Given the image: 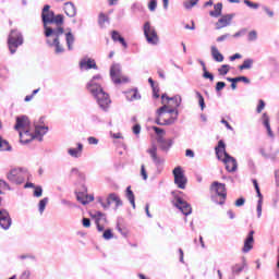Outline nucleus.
I'll return each instance as SVG.
<instances>
[{"instance_id":"f257e3e1","label":"nucleus","mask_w":279,"mask_h":279,"mask_svg":"<svg viewBox=\"0 0 279 279\" xmlns=\"http://www.w3.org/2000/svg\"><path fill=\"white\" fill-rule=\"evenodd\" d=\"M51 7L46 4L41 11V21L44 24V34L46 38L51 36H62L64 28L60 25L64 23V16L62 14L56 15L53 11H50Z\"/></svg>"},{"instance_id":"5701e85b","label":"nucleus","mask_w":279,"mask_h":279,"mask_svg":"<svg viewBox=\"0 0 279 279\" xmlns=\"http://www.w3.org/2000/svg\"><path fill=\"white\" fill-rule=\"evenodd\" d=\"M64 12L66 16H70V19H73V16L77 14V9L75 8V4L73 2H65Z\"/></svg>"},{"instance_id":"e2e57ef3","label":"nucleus","mask_w":279,"mask_h":279,"mask_svg":"<svg viewBox=\"0 0 279 279\" xmlns=\"http://www.w3.org/2000/svg\"><path fill=\"white\" fill-rule=\"evenodd\" d=\"M235 206L238 208H241V206H245V199L243 197H240L235 201Z\"/></svg>"},{"instance_id":"680f3d73","label":"nucleus","mask_w":279,"mask_h":279,"mask_svg":"<svg viewBox=\"0 0 279 279\" xmlns=\"http://www.w3.org/2000/svg\"><path fill=\"white\" fill-rule=\"evenodd\" d=\"M95 199L94 195H85V201H83V206H86V204H90Z\"/></svg>"},{"instance_id":"49530a36","label":"nucleus","mask_w":279,"mask_h":279,"mask_svg":"<svg viewBox=\"0 0 279 279\" xmlns=\"http://www.w3.org/2000/svg\"><path fill=\"white\" fill-rule=\"evenodd\" d=\"M167 140H165V137L162 135H159L157 137V143L160 145V149H167L168 146H165Z\"/></svg>"},{"instance_id":"1a4fd4ad","label":"nucleus","mask_w":279,"mask_h":279,"mask_svg":"<svg viewBox=\"0 0 279 279\" xmlns=\"http://www.w3.org/2000/svg\"><path fill=\"white\" fill-rule=\"evenodd\" d=\"M144 36L148 45H158V43H160V38L158 37L156 28L151 26V23L149 22L144 24Z\"/></svg>"},{"instance_id":"0e129e2a","label":"nucleus","mask_w":279,"mask_h":279,"mask_svg":"<svg viewBox=\"0 0 279 279\" xmlns=\"http://www.w3.org/2000/svg\"><path fill=\"white\" fill-rule=\"evenodd\" d=\"M141 175L143 180H147V170H145V165L141 166Z\"/></svg>"},{"instance_id":"2f4dec72","label":"nucleus","mask_w":279,"mask_h":279,"mask_svg":"<svg viewBox=\"0 0 279 279\" xmlns=\"http://www.w3.org/2000/svg\"><path fill=\"white\" fill-rule=\"evenodd\" d=\"M106 23H110V19L105 13L98 15V25L101 29L106 28Z\"/></svg>"},{"instance_id":"f3484780","label":"nucleus","mask_w":279,"mask_h":279,"mask_svg":"<svg viewBox=\"0 0 279 279\" xmlns=\"http://www.w3.org/2000/svg\"><path fill=\"white\" fill-rule=\"evenodd\" d=\"M254 250V230H251L244 240V245L242 247L243 254H248Z\"/></svg>"},{"instance_id":"393cba45","label":"nucleus","mask_w":279,"mask_h":279,"mask_svg":"<svg viewBox=\"0 0 279 279\" xmlns=\"http://www.w3.org/2000/svg\"><path fill=\"white\" fill-rule=\"evenodd\" d=\"M126 99L128 101H138L141 99V93H138V89H131L126 92Z\"/></svg>"},{"instance_id":"423d86ee","label":"nucleus","mask_w":279,"mask_h":279,"mask_svg":"<svg viewBox=\"0 0 279 279\" xmlns=\"http://www.w3.org/2000/svg\"><path fill=\"white\" fill-rule=\"evenodd\" d=\"M97 202H98V204H100V206H101V208H104V210H109L110 206H112V204H114V210H119V208H121V206H123V201L117 193L108 194L106 201L104 199V197L98 196Z\"/></svg>"},{"instance_id":"c9c22d12","label":"nucleus","mask_w":279,"mask_h":279,"mask_svg":"<svg viewBox=\"0 0 279 279\" xmlns=\"http://www.w3.org/2000/svg\"><path fill=\"white\" fill-rule=\"evenodd\" d=\"M11 149L12 146H10V143L0 136V151H10Z\"/></svg>"},{"instance_id":"72a5a7b5","label":"nucleus","mask_w":279,"mask_h":279,"mask_svg":"<svg viewBox=\"0 0 279 279\" xmlns=\"http://www.w3.org/2000/svg\"><path fill=\"white\" fill-rule=\"evenodd\" d=\"M196 99H198V106L201 107V110L206 109V101L204 100V96L198 90H195Z\"/></svg>"},{"instance_id":"6e6d98bb","label":"nucleus","mask_w":279,"mask_h":279,"mask_svg":"<svg viewBox=\"0 0 279 279\" xmlns=\"http://www.w3.org/2000/svg\"><path fill=\"white\" fill-rule=\"evenodd\" d=\"M165 147H168L166 149H161L162 151H169V149H171V147H173V140H166L165 142Z\"/></svg>"},{"instance_id":"c756f323","label":"nucleus","mask_w":279,"mask_h":279,"mask_svg":"<svg viewBox=\"0 0 279 279\" xmlns=\"http://www.w3.org/2000/svg\"><path fill=\"white\" fill-rule=\"evenodd\" d=\"M263 123L268 132V136L274 138V131H271V125L269 124V116H267V113H263Z\"/></svg>"},{"instance_id":"79ce46f5","label":"nucleus","mask_w":279,"mask_h":279,"mask_svg":"<svg viewBox=\"0 0 279 279\" xmlns=\"http://www.w3.org/2000/svg\"><path fill=\"white\" fill-rule=\"evenodd\" d=\"M244 267L241 266L240 264H235L234 266H232V274L234 276H239V274H241V271H243Z\"/></svg>"},{"instance_id":"c85d7f7f","label":"nucleus","mask_w":279,"mask_h":279,"mask_svg":"<svg viewBox=\"0 0 279 279\" xmlns=\"http://www.w3.org/2000/svg\"><path fill=\"white\" fill-rule=\"evenodd\" d=\"M211 57L215 62H223V54L219 52V49L216 46H211Z\"/></svg>"},{"instance_id":"bb28decb","label":"nucleus","mask_w":279,"mask_h":279,"mask_svg":"<svg viewBox=\"0 0 279 279\" xmlns=\"http://www.w3.org/2000/svg\"><path fill=\"white\" fill-rule=\"evenodd\" d=\"M125 197L126 199H129L131 206H133V208H136V202H135L134 192L132 191V186L126 187Z\"/></svg>"},{"instance_id":"13d9d810","label":"nucleus","mask_w":279,"mask_h":279,"mask_svg":"<svg viewBox=\"0 0 279 279\" xmlns=\"http://www.w3.org/2000/svg\"><path fill=\"white\" fill-rule=\"evenodd\" d=\"M245 34H247V29L242 28L233 35V38H241V36H245Z\"/></svg>"},{"instance_id":"37998d69","label":"nucleus","mask_w":279,"mask_h":279,"mask_svg":"<svg viewBox=\"0 0 279 279\" xmlns=\"http://www.w3.org/2000/svg\"><path fill=\"white\" fill-rule=\"evenodd\" d=\"M156 8H158V0H149L148 10L150 12H156Z\"/></svg>"},{"instance_id":"052dcab7","label":"nucleus","mask_w":279,"mask_h":279,"mask_svg":"<svg viewBox=\"0 0 279 279\" xmlns=\"http://www.w3.org/2000/svg\"><path fill=\"white\" fill-rule=\"evenodd\" d=\"M225 88H226V83L225 82L216 83V90H217V93L223 90Z\"/></svg>"},{"instance_id":"864d4df0","label":"nucleus","mask_w":279,"mask_h":279,"mask_svg":"<svg viewBox=\"0 0 279 279\" xmlns=\"http://www.w3.org/2000/svg\"><path fill=\"white\" fill-rule=\"evenodd\" d=\"M87 143L88 145H99V140L95 136H89L87 138Z\"/></svg>"},{"instance_id":"7c9ffc66","label":"nucleus","mask_w":279,"mask_h":279,"mask_svg":"<svg viewBox=\"0 0 279 279\" xmlns=\"http://www.w3.org/2000/svg\"><path fill=\"white\" fill-rule=\"evenodd\" d=\"M92 217L95 219L96 223H106L107 221L106 214L101 211H95L92 214Z\"/></svg>"},{"instance_id":"e433bc0d","label":"nucleus","mask_w":279,"mask_h":279,"mask_svg":"<svg viewBox=\"0 0 279 279\" xmlns=\"http://www.w3.org/2000/svg\"><path fill=\"white\" fill-rule=\"evenodd\" d=\"M19 134H20V141H24L25 136H34V133H32V131H29V128L20 131Z\"/></svg>"},{"instance_id":"4468645a","label":"nucleus","mask_w":279,"mask_h":279,"mask_svg":"<svg viewBox=\"0 0 279 279\" xmlns=\"http://www.w3.org/2000/svg\"><path fill=\"white\" fill-rule=\"evenodd\" d=\"M12 226V218L10 217V213L5 209H0V228L2 230H10Z\"/></svg>"},{"instance_id":"774afa93","label":"nucleus","mask_w":279,"mask_h":279,"mask_svg":"<svg viewBox=\"0 0 279 279\" xmlns=\"http://www.w3.org/2000/svg\"><path fill=\"white\" fill-rule=\"evenodd\" d=\"M275 182L276 185L279 186V170H275Z\"/></svg>"},{"instance_id":"412c9836","label":"nucleus","mask_w":279,"mask_h":279,"mask_svg":"<svg viewBox=\"0 0 279 279\" xmlns=\"http://www.w3.org/2000/svg\"><path fill=\"white\" fill-rule=\"evenodd\" d=\"M68 154L71 158H82V154H84V144L77 143L76 148L71 147L68 149Z\"/></svg>"},{"instance_id":"4d7b16f0","label":"nucleus","mask_w":279,"mask_h":279,"mask_svg":"<svg viewBox=\"0 0 279 279\" xmlns=\"http://www.w3.org/2000/svg\"><path fill=\"white\" fill-rule=\"evenodd\" d=\"M262 10H264L270 19H274V11L269 9V7L262 5Z\"/></svg>"},{"instance_id":"a878e982","label":"nucleus","mask_w":279,"mask_h":279,"mask_svg":"<svg viewBox=\"0 0 279 279\" xmlns=\"http://www.w3.org/2000/svg\"><path fill=\"white\" fill-rule=\"evenodd\" d=\"M221 10H223V4L221 2H218L214 5V11H210L209 15L214 19H219V16H221Z\"/></svg>"},{"instance_id":"4be33fe9","label":"nucleus","mask_w":279,"mask_h":279,"mask_svg":"<svg viewBox=\"0 0 279 279\" xmlns=\"http://www.w3.org/2000/svg\"><path fill=\"white\" fill-rule=\"evenodd\" d=\"M80 69H84L85 71H88L90 69L97 70V63L95 62V59H82L80 61Z\"/></svg>"},{"instance_id":"9d476101","label":"nucleus","mask_w":279,"mask_h":279,"mask_svg":"<svg viewBox=\"0 0 279 279\" xmlns=\"http://www.w3.org/2000/svg\"><path fill=\"white\" fill-rule=\"evenodd\" d=\"M172 204L175 208H178V210L182 213V215H185V217H189V215L193 213V208L191 207V204H189V202L184 201L179 195H174Z\"/></svg>"},{"instance_id":"ea45409f","label":"nucleus","mask_w":279,"mask_h":279,"mask_svg":"<svg viewBox=\"0 0 279 279\" xmlns=\"http://www.w3.org/2000/svg\"><path fill=\"white\" fill-rule=\"evenodd\" d=\"M244 3L247 5V8H251V10H258V8H260V3H258V2H252L250 0H244Z\"/></svg>"},{"instance_id":"4c0bfd02","label":"nucleus","mask_w":279,"mask_h":279,"mask_svg":"<svg viewBox=\"0 0 279 279\" xmlns=\"http://www.w3.org/2000/svg\"><path fill=\"white\" fill-rule=\"evenodd\" d=\"M218 73H219V75H228V73H230V65L229 64H222L218 69Z\"/></svg>"},{"instance_id":"9b49d317","label":"nucleus","mask_w":279,"mask_h":279,"mask_svg":"<svg viewBox=\"0 0 279 279\" xmlns=\"http://www.w3.org/2000/svg\"><path fill=\"white\" fill-rule=\"evenodd\" d=\"M174 175V184L178 186V189H186V183L189 180L186 179V175H184V170H182V167H177L172 171Z\"/></svg>"},{"instance_id":"2eb2a0df","label":"nucleus","mask_w":279,"mask_h":279,"mask_svg":"<svg viewBox=\"0 0 279 279\" xmlns=\"http://www.w3.org/2000/svg\"><path fill=\"white\" fill-rule=\"evenodd\" d=\"M47 132H49V126L43 124V118L39 119V124L36 123L35 124V138H37V141H43V136H45V134H47Z\"/></svg>"},{"instance_id":"de8ad7c7","label":"nucleus","mask_w":279,"mask_h":279,"mask_svg":"<svg viewBox=\"0 0 279 279\" xmlns=\"http://www.w3.org/2000/svg\"><path fill=\"white\" fill-rule=\"evenodd\" d=\"M114 235L112 234V230L110 229H107L105 230L104 234H102V238L106 240V241H110V239H112Z\"/></svg>"},{"instance_id":"0eeeda50","label":"nucleus","mask_w":279,"mask_h":279,"mask_svg":"<svg viewBox=\"0 0 279 279\" xmlns=\"http://www.w3.org/2000/svg\"><path fill=\"white\" fill-rule=\"evenodd\" d=\"M24 43L23 39V34L16 29H12L9 34L8 37V46H9V51L12 56H14V52L19 47H21Z\"/></svg>"},{"instance_id":"b1692460","label":"nucleus","mask_w":279,"mask_h":279,"mask_svg":"<svg viewBox=\"0 0 279 279\" xmlns=\"http://www.w3.org/2000/svg\"><path fill=\"white\" fill-rule=\"evenodd\" d=\"M65 43L68 47V51H73V46L75 45V35L71 31L65 33Z\"/></svg>"},{"instance_id":"aec40b11","label":"nucleus","mask_w":279,"mask_h":279,"mask_svg":"<svg viewBox=\"0 0 279 279\" xmlns=\"http://www.w3.org/2000/svg\"><path fill=\"white\" fill-rule=\"evenodd\" d=\"M232 19H234V14L223 15L216 23V29H223V27H228V25H230V23H232Z\"/></svg>"},{"instance_id":"8fccbe9b","label":"nucleus","mask_w":279,"mask_h":279,"mask_svg":"<svg viewBox=\"0 0 279 279\" xmlns=\"http://www.w3.org/2000/svg\"><path fill=\"white\" fill-rule=\"evenodd\" d=\"M34 197H43V186H35Z\"/></svg>"},{"instance_id":"39448f33","label":"nucleus","mask_w":279,"mask_h":279,"mask_svg":"<svg viewBox=\"0 0 279 279\" xmlns=\"http://www.w3.org/2000/svg\"><path fill=\"white\" fill-rule=\"evenodd\" d=\"M32 178V174H29V171L25 168H13L7 173V179L12 184L21 185L26 180H29Z\"/></svg>"},{"instance_id":"dca6fc26","label":"nucleus","mask_w":279,"mask_h":279,"mask_svg":"<svg viewBox=\"0 0 279 279\" xmlns=\"http://www.w3.org/2000/svg\"><path fill=\"white\" fill-rule=\"evenodd\" d=\"M147 154H149V156H150L154 165H156V167H160V165H162V162H165V159H162L158 156V146H156L155 144H153L151 147L147 149Z\"/></svg>"},{"instance_id":"f8f14e48","label":"nucleus","mask_w":279,"mask_h":279,"mask_svg":"<svg viewBox=\"0 0 279 279\" xmlns=\"http://www.w3.org/2000/svg\"><path fill=\"white\" fill-rule=\"evenodd\" d=\"M211 191H215L216 195L220 197V201L218 203L220 206L226 204V197H228L226 184L216 181L211 184Z\"/></svg>"},{"instance_id":"bf43d9fd","label":"nucleus","mask_w":279,"mask_h":279,"mask_svg":"<svg viewBox=\"0 0 279 279\" xmlns=\"http://www.w3.org/2000/svg\"><path fill=\"white\" fill-rule=\"evenodd\" d=\"M111 38L114 43H117L119 40V38H121V34H119L118 31H112L111 33Z\"/></svg>"},{"instance_id":"cd10ccee","label":"nucleus","mask_w":279,"mask_h":279,"mask_svg":"<svg viewBox=\"0 0 279 279\" xmlns=\"http://www.w3.org/2000/svg\"><path fill=\"white\" fill-rule=\"evenodd\" d=\"M256 193L259 198L257 201V218L260 219V217H263V194L260 193V189L256 191Z\"/></svg>"},{"instance_id":"20e7f679","label":"nucleus","mask_w":279,"mask_h":279,"mask_svg":"<svg viewBox=\"0 0 279 279\" xmlns=\"http://www.w3.org/2000/svg\"><path fill=\"white\" fill-rule=\"evenodd\" d=\"M215 151H216L217 158L221 162H223L229 173H234V171L239 169V163H236V159L230 156V154L226 151V143L222 140L218 142V145L216 146Z\"/></svg>"},{"instance_id":"c03bdc74","label":"nucleus","mask_w":279,"mask_h":279,"mask_svg":"<svg viewBox=\"0 0 279 279\" xmlns=\"http://www.w3.org/2000/svg\"><path fill=\"white\" fill-rule=\"evenodd\" d=\"M34 138H36V135H25L24 140H20V143H22V145H27V143H32Z\"/></svg>"},{"instance_id":"6e6552de","label":"nucleus","mask_w":279,"mask_h":279,"mask_svg":"<svg viewBox=\"0 0 279 279\" xmlns=\"http://www.w3.org/2000/svg\"><path fill=\"white\" fill-rule=\"evenodd\" d=\"M110 77L113 84H128V82H130L129 77L123 76V73L121 72V64L119 63H113L111 65Z\"/></svg>"},{"instance_id":"58836bf2","label":"nucleus","mask_w":279,"mask_h":279,"mask_svg":"<svg viewBox=\"0 0 279 279\" xmlns=\"http://www.w3.org/2000/svg\"><path fill=\"white\" fill-rule=\"evenodd\" d=\"M248 43H255V40H258V33L256 31H251L247 35Z\"/></svg>"},{"instance_id":"7ed1b4c3","label":"nucleus","mask_w":279,"mask_h":279,"mask_svg":"<svg viewBox=\"0 0 279 279\" xmlns=\"http://www.w3.org/2000/svg\"><path fill=\"white\" fill-rule=\"evenodd\" d=\"M180 116V111L178 108L163 105L159 109H157V118L155 119V123L157 125H173L175 121H178V117Z\"/></svg>"},{"instance_id":"a18cd8bd","label":"nucleus","mask_w":279,"mask_h":279,"mask_svg":"<svg viewBox=\"0 0 279 279\" xmlns=\"http://www.w3.org/2000/svg\"><path fill=\"white\" fill-rule=\"evenodd\" d=\"M199 0H190V2H184L185 10H191L192 8H195V4L198 3Z\"/></svg>"},{"instance_id":"09e8293b","label":"nucleus","mask_w":279,"mask_h":279,"mask_svg":"<svg viewBox=\"0 0 279 279\" xmlns=\"http://www.w3.org/2000/svg\"><path fill=\"white\" fill-rule=\"evenodd\" d=\"M235 83L243 82L244 84H250L251 81L247 78V76H238L234 77Z\"/></svg>"},{"instance_id":"a211bd4d","label":"nucleus","mask_w":279,"mask_h":279,"mask_svg":"<svg viewBox=\"0 0 279 279\" xmlns=\"http://www.w3.org/2000/svg\"><path fill=\"white\" fill-rule=\"evenodd\" d=\"M29 128V118L27 116H20L16 118L14 129L20 132Z\"/></svg>"},{"instance_id":"ddd939ff","label":"nucleus","mask_w":279,"mask_h":279,"mask_svg":"<svg viewBox=\"0 0 279 279\" xmlns=\"http://www.w3.org/2000/svg\"><path fill=\"white\" fill-rule=\"evenodd\" d=\"M60 36L61 35H51V37H48L46 40L49 47H54V53L57 54L64 53V46L60 44Z\"/></svg>"},{"instance_id":"f03ea898","label":"nucleus","mask_w":279,"mask_h":279,"mask_svg":"<svg viewBox=\"0 0 279 279\" xmlns=\"http://www.w3.org/2000/svg\"><path fill=\"white\" fill-rule=\"evenodd\" d=\"M101 82H104V78L100 76V74L94 75L93 78L87 83V90H89V93L96 99L100 110H104V112H108L112 100H110V96L108 95V93L104 92V87H101Z\"/></svg>"},{"instance_id":"338daca9","label":"nucleus","mask_w":279,"mask_h":279,"mask_svg":"<svg viewBox=\"0 0 279 279\" xmlns=\"http://www.w3.org/2000/svg\"><path fill=\"white\" fill-rule=\"evenodd\" d=\"M29 276H32V272L29 270H24L21 275V279H29Z\"/></svg>"},{"instance_id":"5fc2aeb1","label":"nucleus","mask_w":279,"mask_h":279,"mask_svg":"<svg viewBox=\"0 0 279 279\" xmlns=\"http://www.w3.org/2000/svg\"><path fill=\"white\" fill-rule=\"evenodd\" d=\"M153 130L155 132V134H157V136H165L166 132L163 129H160L158 126H153Z\"/></svg>"},{"instance_id":"603ef678","label":"nucleus","mask_w":279,"mask_h":279,"mask_svg":"<svg viewBox=\"0 0 279 279\" xmlns=\"http://www.w3.org/2000/svg\"><path fill=\"white\" fill-rule=\"evenodd\" d=\"M263 110H265V101L263 99H260L258 101V106H257L256 112L258 114H260V112H263Z\"/></svg>"},{"instance_id":"3c124183","label":"nucleus","mask_w":279,"mask_h":279,"mask_svg":"<svg viewBox=\"0 0 279 279\" xmlns=\"http://www.w3.org/2000/svg\"><path fill=\"white\" fill-rule=\"evenodd\" d=\"M117 230L124 238L128 236V234H129V231L125 228H121V225H119V223L117 225Z\"/></svg>"},{"instance_id":"f704fd0d","label":"nucleus","mask_w":279,"mask_h":279,"mask_svg":"<svg viewBox=\"0 0 279 279\" xmlns=\"http://www.w3.org/2000/svg\"><path fill=\"white\" fill-rule=\"evenodd\" d=\"M47 204H49V198L48 197H45V198L39 201L38 211H39L40 215H43V213H45V208H47Z\"/></svg>"},{"instance_id":"6ab92c4d","label":"nucleus","mask_w":279,"mask_h":279,"mask_svg":"<svg viewBox=\"0 0 279 279\" xmlns=\"http://www.w3.org/2000/svg\"><path fill=\"white\" fill-rule=\"evenodd\" d=\"M165 100L166 101H171V106L172 108H180V106H182V96L180 95H175L173 97H169L167 96V94H162L161 95V101L162 104H165Z\"/></svg>"},{"instance_id":"69168bd1","label":"nucleus","mask_w":279,"mask_h":279,"mask_svg":"<svg viewBox=\"0 0 279 279\" xmlns=\"http://www.w3.org/2000/svg\"><path fill=\"white\" fill-rule=\"evenodd\" d=\"M133 134H135V136H138V134H141V124H135L133 126Z\"/></svg>"},{"instance_id":"473e14b6","label":"nucleus","mask_w":279,"mask_h":279,"mask_svg":"<svg viewBox=\"0 0 279 279\" xmlns=\"http://www.w3.org/2000/svg\"><path fill=\"white\" fill-rule=\"evenodd\" d=\"M254 66V59H245L241 65H239L240 71H245Z\"/></svg>"},{"instance_id":"a19ab883","label":"nucleus","mask_w":279,"mask_h":279,"mask_svg":"<svg viewBox=\"0 0 279 279\" xmlns=\"http://www.w3.org/2000/svg\"><path fill=\"white\" fill-rule=\"evenodd\" d=\"M204 73H203V77L205 80H209L210 82H215V75H213V73L208 72V70L206 68H204Z\"/></svg>"}]
</instances>
